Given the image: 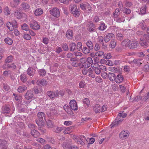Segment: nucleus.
<instances>
[{"mask_svg": "<svg viewBox=\"0 0 149 149\" xmlns=\"http://www.w3.org/2000/svg\"><path fill=\"white\" fill-rule=\"evenodd\" d=\"M38 118L36 122L38 126L43 127L45 125V114L42 112H39L37 114Z\"/></svg>", "mask_w": 149, "mask_h": 149, "instance_id": "nucleus-1", "label": "nucleus"}, {"mask_svg": "<svg viewBox=\"0 0 149 149\" xmlns=\"http://www.w3.org/2000/svg\"><path fill=\"white\" fill-rule=\"evenodd\" d=\"M137 34L139 36L141 37L140 44L141 46H143L145 48L148 47V45L146 42V39L145 38L146 37L147 35L144 33L142 32L138 31L137 32Z\"/></svg>", "mask_w": 149, "mask_h": 149, "instance_id": "nucleus-2", "label": "nucleus"}, {"mask_svg": "<svg viewBox=\"0 0 149 149\" xmlns=\"http://www.w3.org/2000/svg\"><path fill=\"white\" fill-rule=\"evenodd\" d=\"M70 11L72 14L76 17H78L80 13V10L77 9L76 6L75 5H71Z\"/></svg>", "mask_w": 149, "mask_h": 149, "instance_id": "nucleus-3", "label": "nucleus"}, {"mask_svg": "<svg viewBox=\"0 0 149 149\" xmlns=\"http://www.w3.org/2000/svg\"><path fill=\"white\" fill-rule=\"evenodd\" d=\"M74 139L75 141L78 143H79L82 145H84L86 137L84 136H75L74 137Z\"/></svg>", "mask_w": 149, "mask_h": 149, "instance_id": "nucleus-4", "label": "nucleus"}, {"mask_svg": "<svg viewBox=\"0 0 149 149\" xmlns=\"http://www.w3.org/2000/svg\"><path fill=\"white\" fill-rule=\"evenodd\" d=\"M30 27L33 30H37L40 29V26L38 22L34 20L31 21L29 23Z\"/></svg>", "mask_w": 149, "mask_h": 149, "instance_id": "nucleus-5", "label": "nucleus"}, {"mask_svg": "<svg viewBox=\"0 0 149 149\" xmlns=\"http://www.w3.org/2000/svg\"><path fill=\"white\" fill-rule=\"evenodd\" d=\"M50 13L53 16L57 17L60 16V11L59 9L56 8H54L49 11Z\"/></svg>", "mask_w": 149, "mask_h": 149, "instance_id": "nucleus-6", "label": "nucleus"}, {"mask_svg": "<svg viewBox=\"0 0 149 149\" xmlns=\"http://www.w3.org/2000/svg\"><path fill=\"white\" fill-rule=\"evenodd\" d=\"M129 134L128 131L126 130H123L119 134L120 138L122 139H125L128 137Z\"/></svg>", "mask_w": 149, "mask_h": 149, "instance_id": "nucleus-7", "label": "nucleus"}, {"mask_svg": "<svg viewBox=\"0 0 149 149\" xmlns=\"http://www.w3.org/2000/svg\"><path fill=\"white\" fill-rule=\"evenodd\" d=\"M47 95L50 97L51 99H53L55 97L58 96V91H57L56 93L54 92L51 91H48L47 92Z\"/></svg>", "mask_w": 149, "mask_h": 149, "instance_id": "nucleus-8", "label": "nucleus"}, {"mask_svg": "<svg viewBox=\"0 0 149 149\" xmlns=\"http://www.w3.org/2000/svg\"><path fill=\"white\" fill-rule=\"evenodd\" d=\"M70 106L72 110L76 111L78 109L77 102L74 100H72L70 102Z\"/></svg>", "mask_w": 149, "mask_h": 149, "instance_id": "nucleus-9", "label": "nucleus"}, {"mask_svg": "<svg viewBox=\"0 0 149 149\" xmlns=\"http://www.w3.org/2000/svg\"><path fill=\"white\" fill-rule=\"evenodd\" d=\"M24 97L27 100H29L34 97V94L31 90H28L25 93Z\"/></svg>", "mask_w": 149, "mask_h": 149, "instance_id": "nucleus-10", "label": "nucleus"}, {"mask_svg": "<svg viewBox=\"0 0 149 149\" xmlns=\"http://www.w3.org/2000/svg\"><path fill=\"white\" fill-rule=\"evenodd\" d=\"M139 45L138 42L136 40H130L128 47L130 48H135Z\"/></svg>", "mask_w": 149, "mask_h": 149, "instance_id": "nucleus-11", "label": "nucleus"}, {"mask_svg": "<svg viewBox=\"0 0 149 149\" xmlns=\"http://www.w3.org/2000/svg\"><path fill=\"white\" fill-rule=\"evenodd\" d=\"M115 37L114 34L112 33H109L107 34L104 38V41L106 42H108L110 39Z\"/></svg>", "mask_w": 149, "mask_h": 149, "instance_id": "nucleus-12", "label": "nucleus"}, {"mask_svg": "<svg viewBox=\"0 0 149 149\" xmlns=\"http://www.w3.org/2000/svg\"><path fill=\"white\" fill-rule=\"evenodd\" d=\"M63 108L68 113L71 115H73L74 113L72 111V109L67 104H65L63 107Z\"/></svg>", "mask_w": 149, "mask_h": 149, "instance_id": "nucleus-13", "label": "nucleus"}, {"mask_svg": "<svg viewBox=\"0 0 149 149\" xmlns=\"http://www.w3.org/2000/svg\"><path fill=\"white\" fill-rule=\"evenodd\" d=\"M93 109L95 113H100L101 112V106L98 104H96L93 107Z\"/></svg>", "mask_w": 149, "mask_h": 149, "instance_id": "nucleus-14", "label": "nucleus"}, {"mask_svg": "<svg viewBox=\"0 0 149 149\" xmlns=\"http://www.w3.org/2000/svg\"><path fill=\"white\" fill-rule=\"evenodd\" d=\"M31 131V134L34 137L37 138L40 135V133L38 131L34 129H32Z\"/></svg>", "mask_w": 149, "mask_h": 149, "instance_id": "nucleus-15", "label": "nucleus"}, {"mask_svg": "<svg viewBox=\"0 0 149 149\" xmlns=\"http://www.w3.org/2000/svg\"><path fill=\"white\" fill-rule=\"evenodd\" d=\"M37 84L41 86H45L47 84V81H46L44 79H42L41 80H39L37 81Z\"/></svg>", "mask_w": 149, "mask_h": 149, "instance_id": "nucleus-16", "label": "nucleus"}, {"mask_svg": "<svg viewBox=\"0 0 149 149\" xmlns=\"http://www.w3.org/2000/svg\"><path fill=\"white\" fill-rule=\"evenodd\" d=\"M124 78L122 75L118 74L117 75L116 80V82L117 83H121L123 81Z\"/></svg>", "mask_w": 149, "mask_h": 149, "instance_id": "nucleus-17", "label": "nucleus"}, {"mask_svg": "<svg viewBox=\"0 0 149 149\" xmlns=\"http://www.w3.org/2000/svg\"><path fill=\"white\" fill-rule=\"evenodd\" d=\"M36 70L32 67H29L28 69L27 72V74L30 75H33L35 73Z\"/></svg>", "mask_w": 149, "mask_h": 149, "instance_id": "nucleus-18", "label": "nucleus"}, {"mask_svg": "<svg viewBox=\"0 0 149 149\" xmlns=\"http://www.w3.org/2000/svg\"><path fill=\"white\" fill-rule=\"evenodd\" d=\"M64 127H58L57 126L54 127L53 129V131L56 133H59L62 130H64Z\"/></svg>", "mask_w": 149, "mask_h": 149, "instance_id": "nucleus-19", "label": "nucleus"}, {"mask_svg": "<svg viewBox=\"0 0 149 149\" xmlns=\"http://www.w3.org/2000/svg\"><path fill=\"white\" fill-rule=\"evenodd\" d=\"M130 42V40L128 39H126L121 42V45L122 46L128 47Z\"/></svg>", "mask_w": 149, "mask_h": 149, "instance_id": "nucleus-20", "label": "nucleus"}, {"mask_svg": "<svg viewBox=\"0 0 149 149\" xmlns=\"http://www.w3.org/2000/svg\"><path fill=\"white\" fill-rule=\"evenodd\" d=\"M43 13L42 10L41 8H38L35 10L34 12L35 15L36 16H39Z\"/></svg>", "mask_w": 149, "mask_h": 149, "instance_id": "nucleus-21", "label": "nucleus"}, {"mask_svg": "<svg viewBox=\"0 0 149 149\" xmlns=\"http://www.w3.org/2000/svg\"><path fill=\"white\" fill-rule=\"evenodd\" d=\"M139 14L141 15H144L146 13V6H144L141 7L139 11Z\"/></svg>", "mask_w": 149, "mask_h": 149, "instance_id": "nucleus-22", "label": "nucleus"}, {"mask_svg": "<svg viewBox=\"0 0 149 149\" xmlns=\"http://www.w3.org/2000/svg\"><path fill=\"white\" fill-rule=\"evenodd\" d=\"M120 29L119 28H117L116 33H117V38L118 40H121L123 38V35L120 33H119V31Z\"/></svg>", "mask_w": 149, "mask_h": 149, "instance_id": "nucleus-23", "label": "nucleus"}, {"mask_svg": "<svg viewBox=\"0 0 149 149\" xmlns=\"http://www.w3.org/2000/svg\"><path fill=\"white\" fill-rule=\"evenodd\" d=\"M109 79L111 81H113L116 80L115 74L112 73H109L108 75Z\"/></svg>", "mask_w": 149, "mask_h": 149, "instance_id": "nucleus-24", "label": "nucleus"}, {"mask_svg": "<svg viewBox=\"0 0 149 149\" xmlns=\"http://www.w3.org/2000/svg\"><path fill=\"white\" fill-rule=\"evenodd\" d=\"M20 78L21 81L23 83L26 82L27 79L26 75L24 74H22L20 76Z\"/></svg>", "mask_w": 149, "mask_h": 149, "instance_id": "nucleus-25", "label": "nucleus"}, {"mask_svg": "<svg viewBox=\"0 0 149 149\" xmlns=\"http://www.w3.org/2000/svg\"><path fill=\"white\" fill-rule=\"evenodd\" d=\"M24 14L18 11L15 12V15L17 19H20L22 18Z\"/></svg>", "mask_w": 149, "mask_h": 149, "instance_id": "nucleus-26", "label": "nucleus"}, {"mask_svg": "<svg viewBox=\"0 0 149 149\" xmlns=\"http://www.w3.org/2000/svg\"><path fill=\"white\" fill-rule=\"evenodd\" d=\"M10 112V109L9 107H5L3 108L2 111V113L5 114H8Z\"/></svg>", "mask_w": 149, "mask_h": 149, "instance_id": "nucleus-27", "label": "nucleus"}, {"mask_svg": "<svg viewBox=\"0 0 149 149\" xmlns=\"http://www.w3.org/2000/svg\"><path fill=\"white\" fill-rule=\"evenodd\" d=\"M121 122L118 120H117L116 119L112 123L111 125V127L112 128L115 126H118V125L120 124Z\"/></svg>", "mask_w": 149, "mask_h": 149, "instance_id": "nucleus-28", "label": "nucleus"}, {"mask_svg": "<svg viewBox=\"0 0 149 149\" xmlns=\"http://www.w3.org/2000/svg\"><path fill=\"white\" fill-rule=\"evenodd\" d=\"M27 89V87L26 86H19L17 89L19 93H22Z\"/></svg>", "mask_w": 149, "mask_h": 149, "instance_id": "nucleus-29", "label": "nucleus"}, {"mask_svg": "<svg viewBox=\"0 0 149 149\" xmlns=\"http://www.w3.org/2000/svg\"><path fill=\"white\" fill-rule=\"evenodd\" d=\"M66 36L69 39H71L72 38V33L71 30H68L66 33Z\"/></svg>", "mask_w": 149, "mask_h": 149, "instance_id": "nucleus-30", "label": "nucleus"}, {"mask_svg": "<svg viewBox=\"0 0 149 149\" xmlns=\"http://www.w3.org/2000/svg\"><path fill=\"white\" fill-rule=\"evenodd\" d=\"M87 27L89 31H93L94 30V25L93 23H90L88 24Z\"/></svg>", "mask_w": 149, "mask_h": 149, "instance_id": "nucleus-31", "label": "nucleus"}, {"mask_svg": "<svg viewBox=\"0 0 149 149\" xmlns=\"http://www.w3.org/2000/svg\"><path fill=\"white\" fill-rule=\"evenodd\" d=\"M4 40L6 44L9 45H11L13 43V40L8 37L6 38Z\"/></svg>", "mask_w": 149, "mask_h": 149, "instance_id": "nucleus-32", "label": "nucleus"}, {"mask_svg": "<svg viewBox=\"0 0 149 149\" xmlns=\"http://www.w3.org/2000/svg\"><path fill=\"white\" fill-rule=\"evenodd\" d=\"M21 27L22 30L26 31L29 30V27L28 26L26 23H24L22 25Z\"/></svg>", "mask_w": 149, "mask_h": 149, "instance_id": "nucleus-33", "label": "nucleus"}, {"mask_svg": "<svg viewBox=\"0 0 149 149\" xmlns=\"http://www.w3.org/2000/svg\"><path fill=\"white\" fill-rule=\"evenodd\" d=\"M13 60V58L12 56H8L5 59V63H9L12 62Z\"/></svg>", "mask_w": 149, "mask_h": 149, "instance_id": "nucleus-34", "label": "nucleus"}, {"mask_svg": "<svg viewBox=\"0 0 149 149\" xmlns=\"http://www.w3.org/2000/svg\"><path fill=\"white\" fill-rule=\"evenodd\" d=\"M7 26L8 29L11 31H13L15 28L12 23L10 22H8L7 23Z\"/></svg>", "mask_w": 149, "mask_h": 149, "instance_id": "nucleus-35", "label": "nucleus"}, {"mask_svg": "<svg viewBox=\"0 0 149 149\" xmlns=\"http://www.w3.org/2000/svg\"><path fill=\"white\" fill-rule=\"evenodd\" d=\"M4 13L6 15H8L10 14V10L8 7H5L3 9Z\"/></svg>", "mask_w": 149, "mask_h": 149, "instance_id": "nucleus-36", "label": "nucleus"}, {"mask_svg": "<svg viewBox=\"0 0 149 149\" xmlns=\"http://www.w3.org/2000/svg\"><path fill=\"white\" fill-rule=\"evenodd\" d=\"M107 26L105 25L104 23H101L100 24L99 29L100 30L103 31L105 30Z\"/></svg>", "mask_w": 149, "mask_h": 149, "instance_id": "nucleus-37", "label": "nucleus"}, {"mask_svg": "<svg viewBox=\"0 0 149 149\" xmlns=\"http://www.w3.org/2000/svg\"><path fill=\"white\" fill-rule=\"evenodd\" d=\"M116 45V41L114 40H111L109 46L111 48H114Z\"/></svg>", "mask_w": 149, "mask_h": 149, "instance_id": "nucleus-38", "label": "nucleus"}, {"mask_svg": "<svg viewBox=\"0 0 149 149\" xmlns=\"http://www.w3.org/2000/svg\"><path fill=\"white\" fill-rule=\"evenodd\" d=\"M115 20L116 21L118 22H124L125 21L124 17L120 18L118 17L114 18Z\"/></svg>", "mask_w": 149, "mask_h": 149, "instance_id": "nucleus-39", "label": "nucleus"}, {"mask_svg": "<svg viewBox=\"0 0 149 149\" xmlns=\"http://www.w3.org/2000/svg\"><path fill=\"white\" fill-rule=\"evenodd\" d=\"M71 51H74L76 47V45L74 43H71L69 45Z\"/></svg>", "mask_w": 149, "mask_h": 149, "instance_id": "nucleus-40", "label": "nucleus"}, {"mask_svg": "<svg viewBox=\"0 0 149 149\" xmlns=\"http://www.w3.org/2000/svg\"><path fill=\"white\" fill-rule=\"evenodd\" d=\"M119 10V9L117 8L113 13V16L115 17H118L120 14Z\"/></svg>", "mask_w": 149, "mask_h": 149, "instance_id": "nucleus-41", "label": "nucleus"}, {"mask_svg": "<svg viewBox=\"0 0 149 149\" xmlns=\"http://www.w3.org/2000/svg\"><path fill=\"white\" fill-rule=\"evenodd\" d=\"M88 6H89V7L91 8L90 5L88 4H85L83 3H81L80 5V8L82 10H85L86 9V8Z\"/></svg>", "mask_w": 149, "mask_h": 149, "instance_id": "nucleus-42", "label": "nucleus"}, {"mask_svg": "<svg viewBox=\"0 0 149 149\" xmlns=\"http://www.w3.org/2000/svg\"><path fill=\"white\" fill-rule=\"evenodd\" d=\"M86 45L90 49L93 48V44L91 41H88L86 42Z\"/></svg>", "mask_w": 149, "mask_h": 149, "instance_id": "nucleus-43", "label": "nucleus"}, {"mask_svg": "<svg viewBox=\"0 0 149 149\" xmlns=\"http://www.w3.org/2000/svg\"><path fill=\"white\" fill-rule=\"evenodd\" d=\"M82 45L81 42H79L77 43V47L78 51H80L82 49Z\"/></svg>", "mask_w": 149, "mask_h": 149, "instance_id": "nucleus-44", "label": "nucleus"}, {"mask_svg": "<svg viewBox=\"0 0 149 149\" xmlns=\"http://www.w3.org/2000/svg\"><path fill=\"white\" fill-rule=\"evenodd\" d=\"M77 59L76 58H74L70 59V63H71L72 65H75L77 64Z\"/></svg>", "mask_w": 149, "mask_h": 149, "instance_id": "nucleus-45", "label": "nucleus"}, {"mask_svg": "<svg viewBox=\"0 0 149 149\" xmlns=\"http://www.w3.org/2000/svg\"><path fill=\"white\" fill-rule=\"evenodd\" d=\"M22 7L24 10L29 9L30 8V6L27 3H23L22 4Z\"/></svg>", "mask_w": 149, "mask_h": 149, "instance_id": "nucleus-46", "label": "nucleus"}, {"mask_svg": "<svg viewBox=\"0 0 149 149\" xmlns=\"http://www.w3.org/2000/svg\"><path fill=\"white\" fill-rule=\"evenodd\" d=\"M38 73L41 76H45L46 74V72L44 69H41L39 70Z\"/></svg>", "mask_w": 149, "mask_h": 149, "instance_id": "nucleus-47", "label": "nucleus"}, {"mask_svg": "<svg viewBox=\"0 0 149 149\" xmlns=\"http://www.w3.org/2000/svg\"><path fill=\"white\" fill-rule=\"evenodd\" d=\"M46 123L48 127H52L53 126V123L52 121L50 120H48L47 121Z\"/></svg>", "mask_w": 149, "mask_h": 149, "instance_id": "nucleus-48", "label": "nucleus"}, {"mask_svg": "<svg viewBox=\"0 0 149 149\" xmlns=\"http://www.w3.org/2000/svg\"><path fill=\"white\" fill-rule=\"evenodd\" d=\"M142 61L139 59H134L133 61V63H134L135 65H139L142 64Z\"/></svg>", "mask_w": 149, "mask_h": 149, "instance_id": "nucleus-49", "label": "nucleus"}, {"mask_svg": "<svg viewBox=\"0 0 149 149\" xmlns=\"http://www.w3.org/2000/svg\"><path fill=\"white\" fill-rule=\"evenodd\" d=\"M83 103L85 104L86 106H88L90 104V101L88 98H85L83 99Z\"/></svg>", "mask_w": 149, "mask_h": 149, "instance_id": "nucleus-50", "label": "nucleus"}, {"mask_svg": "<svg viewBox=\"0 0 149 149\" xmlns=\"http://www.w3.org/2000/svg\"><path fill=\"white\" fill-rule=\"evenodd\" d=\"M82 50L83 53L86 54H87L90 52V50L86 47H84Z\"/></svg>", "mask_w": 149, "mask_h": 149, "instance_id": "nucleus-51", "label": "nucleus"}, {"mask_svg": "<svg viewBox=\"0 0 149 149\" xmlns=\"http://www.w3.org/2000/svg\"><path fill=\"white\" fill-rule=\"evenodd\" d=\"M103 57L104 58L107 59L110 58L111 57V54L110 53L104 54L103 56Z\"/></svg>", "mask_w": 149, "mask_h": 149, "instance_id": "nucleus-52", "label": "nucleus"}, {"mask_svg": "<svg viewBox=\"0 0 149 149\" xmlns=\"http://www.w3.org/2000/svg\"><path fill=\"white\" fill-rule=\"evenodd\" d=\"M104 54V52L101 51H98L95 53V55L96 56L100 57L102 56H103Z\"/></svg>", "mask_w": 149, "mask_h": 149, "instance_id": "nucleus-53", "label": "nucleus"}, {"mask_svg": "<svg viewBox=\"0 0 149 149\" xmlns=\"http://www.w3.org/2000/svg\"><path fill=\"white\" fill-rule=\"evenodd\" d=\"M149 111H146L145 113V116L144 118L145 120H149Z\"/></svg>", "mask_w": 149, "mask_h": 149, "instance_id": "nucleus-54", "label": "nucleus"}, {"mask_svg": "<svg viewBox=\"0 0 149 149\" xmlns=\"http://www.w3.org/2000/svg\"><path fill=\"white\" fill-rule=\"evenodd\" d=\"M0 144L2 147L6 146L7 144V142L6 141L3 140H0Z\"/></svg>", "mask_w": 149, "mask_h": 149, "instance_id": "nucleus-55", "label": "nucleus"}, {"mask_svg": "<svg viewBox=\"0 0 149 149\" xmlns=\"http://www.w3.org/2000/svg\"><path fill=\"white\" fill-rule=\"evenodd\" d=\"M90 67V66H85V68L82 70L83 74L84 75L88 73L87 69Z\"/></svg>", "mask_w": 149, "mask_h": 149, "instance_id": "nucleus-56", "label": "nucleus"}, {"mask_svg": "<svg viewBox=\"0 0 149 149\" xmlns=\"http://www.w3.org/2000/svg\"><path fill=\"white\" fill-rule=\"evenodd\" d=\"M24 39L27 40H30L31 38L30 35L26 33L24 34Z\"/></svg>", "mask_w": 149, "mask_h": 149, "instance_id": "nucleus-57", "label": "nucleus"}, {"mask_svg": "<svg viewBox=\"0 0 149 149\" xmlns=\"http://www.w3.org/2000/svg\"><path fill=\"white\" fill-rule=\"evenodd\" d=\"M123 12L125 13L129 14L131 13V10L130 9L125 8L123 10Z\"/></svg>", "mask_w": 149, "mask_h": 149, "instance_id": "nucleus-58", "label": "nucleus"}, {"mask_svg": "<svg viewBox=\"0 0 149 149\" xmlns=\"http://www.w3.org/2000/svg\"><path fill=\"white\" fill-rule=\"evenodd\" d=\"M46 47H43L40 48V50H39L40 53L41 54H44L46 52Z\"/></svg>", "mask_w": 149, "mask_h": 149, "instance_id": "nucleus-59", "label": "nucleus"}, {"mask_svg": "<svg viewBox=\"0 0 149 149\" xmlns=\"http://www.w3.org/2000/svg\"><path fill=\"white\" fill-rule=\"evenodd\" d=\"M31 91H32L33 92V91L36 94H37L39 92V90L37 87H34Z\"/></svg>", "mask_w": 149, "mask_h": 149, "instance_id": "nucleus-60", "label": "nucleus"}, {"mask_svg": "<svg viewBox=\"0 0 149 149\" xmlns=\"http://www.w3.org/2000/svg\"><path fill=\"white\" fill-rule=\"evenodd\" d=\"M132 3L129 1H127L125 3V6L128 7H130L132 6Z\"/></svg>", "mask_w": 149, "mask_h": 149, "instance_id": "nucleus-61", "label": "nucleus"}, {"mask_svg": "<svg viewBox=\"0 0 149 149\" xmlns=\"http://www.w3.org/2000/svg\"><path fill=\"white\" fill-rule=\"evenodd\" d=\"M120 116L121 117L123 118H124L125 117H126L127 114L126 113H124L123 112H120L118 115Z\"/></svg>", "mask_w": 149, "mask_h": 149, "instance_id": "nucleus-62", "label": "nucleus"}, {"mask_svg": "<svg viewBox=\"0 0 149 149\" xmlns=\"http://www.w3.org/2000/svg\"><path fill=\"white\" fill-rule=\"evenodd\" d=\"M74 54L76 56H81L82 55L81 53L78 52H74Z\"/></svg>", "mask_w": 149, "mask_h": 149, "instance_id": "nucleus-63", "label": "nucleus"}, {"mask_svg": "<svg viewBox=\"0 0 149 149\" xmlns=\"http://www.w3.org/2000/svg\"><path fill=\"white\" fill-rule=\"evenodd\" d=\"M147 33L148 34L146 37H145V38L146 39L147 41H149V27H148L147 29Z\"/></svg>", "mask_w": 149, "mask_h": 149, "instance_id": "nucleus-64", "label": "nucleus"}]
</instances>
